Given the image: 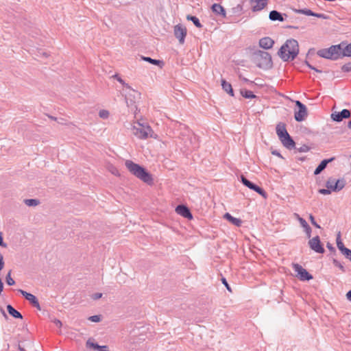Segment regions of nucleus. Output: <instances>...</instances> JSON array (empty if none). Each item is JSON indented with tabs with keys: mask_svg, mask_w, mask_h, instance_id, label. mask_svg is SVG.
<instances>
[{
	"mask_svg": "<svg viewBox=\"0 0 351 351\" xmlns=\"http://www.w3.org/2000/svg\"><path fill=\"white\" fill-rule=\"evenodd\" d=\"M299 53L298 42L293 38L287 40V41L281 46L278 54L284 61L293 60Z\"/></svg>",
	"mask_w": 351,
	"mask_h": 351,
	"instance_id": "f257e3e1",
	"label": "nucleus"
},
{
	"mask_svg": "<svg viewBox=\"0 0 351 351\" xmlns=\"http://www.w3.org/2000/svg\"><path fill=\"white\" fill-rule=\"evenodd\" d=\"M125 167L130 172L143 182L151 184L153 183V178L145 168L132 160H128L125 162Z\"/></svg>",
	"mask_w": 351,
	"mask_h": 351,
	"instance_id": "f03ea898",
	"label": "nucleus"
},
{
	"mask_svg": "<svg viewBox=\"0 0 351 351\" xmlns=\"http://www.w3.org/2000/svg\"><path fill=\"white\" fill-rule=\"evenodd\" d=\"M254 60L261 69H268L272 67L271 56L268 52L261 50L254 52Z\"/></svg>",
	"mask_w": 351,
	"mask_h": 351,
	"instance_id": "7ed1b4c3",
	"label": "nucleus"
},
{
	"mask_svg": "<svg viewBox=\"0 0 351 351\" xmlns=\"http://www.w3.org/2000/svg\"><path fill=\"white\" fill-rule=\"evenodd\" d=\"M136 125H134L132 128L133 134L139 138L145 139L149 136H152L153 130L149 125H144L140 123L138 121L136 122Z\"/></svg>",
	"mask_w": 351,
	"mask_h": 351,
	"instance_id": "20e7f679",
	"label": "nucleus"
},
{
	"mask_svg": "<svg viewBox=\"0 0 351 351\" xmlns=\"http://www.w3.org/2000/svg\"><path fill=\"white\" fill-rule=\"evenodd\" d=\"M346 183L344 178L336 179L330 177L326 183V186L330 189L332 192H339L345 187Z\"/></svg>",
	"mask_w": 351,
	"mask_h": 351,
	"instance_id": "39448f33",
	"label": "nucleus"
},
{
	"mask_svg": "<svg viewBox=\"0 0 351 351\" xmlns=\"http://www.w3.org/2000/svg\"><path fill=\"white\" fill-rule=\"evenodd\" d=\"M293 269L297 273L296 276L302 281H308L313 278V276L298 263H293Z\"/></svg>",
	"mask_w": 351,
	"mask_h": 351,
	"instance_id": "423d86ee",
	"label": "nucleus"
},
{
	"mask_svg": "<svg viewBox=\"0 0 351 351\" xmlns=\"http://www.w3.org/2000/svg\"><path fill=\"white\" fill-rule=\"evenodd\" d=\"M241 182L242 184L245 186L246 187L249 188L251 190H253L256 191L257 193L263 196V197H267V193L265 191V190L260 187L259 186L255 184L252 182L250 181L248 179H247L244 176H241Z\"/></svg>",
	"mask_w": 351,
	"mask_h": 351,
	"instance_id": "0eeeda50",
	"label": "nucleus"
},
{
	"mask_svg": "<svg viewBox=\"0 0 351 351\" xmlns=\"http://www.w3.org/2000/svg\"><path fill=\"white\" fill-rule=\"evenodd\" d=\"M345 43H341L338 45H332L328 48L332 60H337L339 58H343V49Z\"/></svg>",
	"mask_w": 351,
	"mask_h": 351,
	"instance_id": "6e6552de",
	"label": "nucleus"
},
{
	"mask_svg": "<svg viewBox=\"0 0 351 351\" xmlns=\"http://www.w3.org/2000/svg\"><path fill=\"white\" fill-rule=\"evenodd\" d=\"M295 106L298 108V110L295 112L294 118L295 121L301 122L304 121L308 115L307 108L306 106L300 101H295Z\"/></svg>",
	"mask_w": 351,
	"mask_h": 351,
	"instance_id": "1a4fd4ad",
	"label": "nucleus"
},
{
	"mask_svg": "<svg viewBox=\"0 0 351 351\" xmlns=\"http://www.w3.org/2000/svg\"><path fill=\"white\" fill-rule=\"evenodd\" d=\"M308 244L309 247L317 253L324 254L325 252L323 244L321 242L319 237L317 235L309 239Z\"/></svg>",
	"mask_w": 351,
	"mask_h": 351,
	"instance_id": "9d476101",
	"label": "nucleus"
},
{
	"mask_svg": "<svg viewBox=\"0 0 351 351\" xmlns=\"http://www.w3.org/2000/svg\"><path fill=\"white\" fill-rule=\"evenodd\" d=\"M187 30L185 27L181 24H178L174 27V35L178 39L180 44H184Z\"/></svg>",
	"mask_w": 351,
	"mask_h": 351,
	"instance_id": "9b49d317",
	"label": "nucleus"
},
{
	"mask_svg": "<svg viewBox=\"0 0 351 351\" xmlns=\"http://www.w3.org/2000/svg\"><path fill=\"white\" fill-rule=\"evenodd\" d=\"M19 291L21 293V295L27 300L29 302V303L34 306L36 308H37L38 310L40 311L41 310V307L40 306V304H39V302H38V300L37 299V298L30 293H28L25 291H23L22 289H19Z\"/></svg>",
	"mask_w": 351,
	"mask_h": 351,
	"instance_id": "f8f14e48",
	"label": "nucleus"
},
{
	"mask_svg": "<svg viewBox=\"0 0 351 351\" xmlns=\"http://www.w3.org/2000/svg\"><path fill=\"white\" fill-rule=\"evenodd\" d=\"M351 116V112L348 109H343L341 112H334L331 114L330 117L332 121L341 122L344 119H348Z\"/></svg>",
	"mask_w": 351,
	"mask_h": 351,
	"instance_id": "ddd939ff",
	"label": "nucleus"
},
{
	"mask_svg": "<svg viewBox=\"0 0 351 351\" xmlns=\"http://www.w3.org/2000/svg\"><path fill=\"white\" fill-rule=\"evenodd\" d=\"M176 211L178 214L184 217V218L189 219H191L193 218V215L191 213V210L186 206L184 204H180L177 206V207L176 208Z\"/></svg>",
	"mask_w": 351,
	"mask_h": 351,
	"instance_id": "4468645a",
	"label": "nucleus"
},
{
	"mask_svg": "<svg viewBox=\"0 0 351 351\" xmlns=\"http://www.w3.org/2000/svg\"><path fill=\"white\" fill-rule=\"evenodd\" d=\"M280 141L283 146L288 149H293V148H295V143L289 134L280 139Z\"/></svg>",
	"mask_w": 351,
	"mask_h": 351,
	"instance_id": "2eb2a0df",
	"label": "nucleus"
},
{
	"mask_svg": "<svg viewBox=\"0 0 351 351\" xmlns=\"http://www.w3.org/2000/svg\"><path fill=\"white\" fill-rule=\"evenodd\" d=\"M213 12L217 16H220L223 18H226V11L223 6L219 3H214L211 6Z\"/></svg>",
	"mask_w": 351,
	"mask_h": 351,
	"instance_id": "dca6fc26",
	"label": "nucleus"
},
{
	"mask_svg": "<svg viewBox=\"0 0 351 351\" xmlns=\"http://www.w3.org/2000/svg\"><path fill=\"white\" fill-rule=\"evenodd\" d=\"M276 134L279 138V139L282 138L284 136L289 134L286 125L284 123L280 122L277 124L276 128Z\"/></svg>",
	"mask_w": 351,
	"mask_h": 351,
	"instance_id": "f3484780",
	"label": "nucleus"
},
{
	"mask_svg": "<svg viewBox=\"0 0 351 351\" xmlns=\"http://www.w3.org/2000/svg\"><path fill=\"white\" fill-rule=\"evenodd\" d=\"M334 160H335V157H332L330 158L324 159V160H322L321 162L319 164V165L315 169L314 174L319 175L322 171H324L326 169L327 165L329 162H331L332 161H333Z\"/></svg>",
	"mask_w": 351,
	"mask_h": 351,
	"instance_id": "a211bd4d",
	"label": "nucleus"
},
{
	"mask_svg": "<svg viewBox=\"0 0 351 351\" xmlns=\"http://www.w3.org/2000/svg\"><path fill=\"white\" fill-rule=\"evenodd\" d=\"M274 44V40L269 37H264L260 39L259 46L265 49H271Z\"/></svg>",
	"mask_w": 351,
	"mask_h": 351,
	"instance_id": "6ab92c4d",
	"label": "nucleus"
},
{
	"mask_svg": "<svg viewBox=\"0 0 351 351\" xmlns=\"http://www.w3.org/2000/svg\"><path fill=\"white\" fill-rule=\"evenodd\" d=\"M295 12L299 13V14H305L306 16H315V17H317V18H319V19H327V17L324 14L315 13L313 11H311V10L306 9V8L305 9L295 10Z\"/></svg>",
	"mask_w": 351,
	"mask_h": 351,
	"instance_id": "aec40b11",
	"label": "nucleus"
},
{
	"mask_svg": "<svg viewBox=\"0 0 351 351\" xmlns=\"http://www.w3.org/2000/svg\"><path fill=\"white\" fill-rule=\"evenodd\" d=\"M298 221H299L301 226L304 229V232L306 233V237L308 239H310L311 237V231H312L311 228L307 223L306 220L304 219H303L302 217H300L298 215Z\"/></svg>",
	"mask_w": 351,
	"mask_h": 351,
	"instance_id": "412c9836",
	"label": "nucleus"
},
{
	"mask_svg": "<svg viewBox=\"0 0 351 351\" xmlns=\"http://www.w3.org/2000/svg\"><path fill=\"white\" fill-rule=\"evenodd\" d=\"M255 4L252 6V10L257 12L263 10L267 4V0H253L251 1Z\"/></svg>",
	"mask_w": 351,
	"mask_h": 351,
	"instance_id": "4be33fe9",
	"label": "nucleus"
},
{
	"mask_svg": "<svg viewBox=\"0 0 351 351\" xmlns=\"http://www.w3.org/2000/svg\"><path fill=\"white\" fill-rule=\"evenodd\" d=\"M223 217L226 219H227L228 221H230L231 223H232L233 225H234L237 227H240L242 224V221L240 219L234 217L228 213H226L224 215Z\"/></svg>",
	"mask_w": 351,
	"mask_h": 351,
	"instance_id": "5701e85b",
	"label": "nucleus"
},
{
	"mask_svg": "<svg viewBox=\"0 0 351 351\" xmlns=\"http://www.w3.org/2000/svg\"><path fill=\"white\" fill-rule=\"evenodd\" d=\"M6 308L8 313L12 317L16 319H23L22 314L19 311L16 310L11 304H8Z\"/></svg>",
	"mask_w": 351,
	"mask_h": 351,
	"instance_id": "b1692460",
	"label": "nucleus"
},
{
	"mask_svg": "<svg viewBox=\"0 0 351 351\" xmlns=\"http://www.w3.org/2000/svg\"><path fill=\"white\" fill-rule=\"evenodd\" d=\"M269 18L272 21H283L284 18L282 14L277 10H272L269 12Z\"/></svg>",
	"mask_w": 351,
	"mask_h": 351,
	"instance_id": "393cba45",
	"label": "nucleus"
},
{
	"mask_svg": "<svg viewBox=\"0 0 351 351\" xmlns=\"http://www.w3.org/2000/svg\"><path fill=\"white\" fill-rule=\"evenodd\" d=\"M221 82L223 90L225 92H226L228 95L233 97L234 90L232 89V85L224 79H221Z\"/></svg>",
	"mask_w": 351,
	"mask_h": 351,
	"instance_id": "a878e982",
	"label": "nucleus"
},
{
	"mask_svg": "<svg viewBox=\"0 0 351 351\" xmlns=\"http://www.w3.org/2000/svg\"><path fill=\"white\" fill-rule=\"evenodd\" d=\"M141 58L144 61H146V62H149V63H151L152 64H154V65H158L160 68H162V66L164 65L163 61H161V60H159L152 59L150 57H145V56H141Z\"/></svg>",
	"mask_w": 351,
	"mask_h": 351,
	"instance_id": "bb28decb",
	"label": "nucleus"
},
{
	"mask_svg": "<svg viewBox=\"0 0 351 351\" xmlns=\"http://www.w3.org/2000/svg\"><path fill=\"white\" fill-rule=\"evenodd\" d=\"M241 95L246 99H254L256 98L257 96L253 93L252 91L247 89H241Z\"/></svg>",
	"mask_w": 351,
	"mask_h": 351,
	"instance_id": "cd10ccee",
	"label": "nucleus"
},
{
	"mask_svg": "<svg viewBox=\"0 0 351 351\" xmlns=\"http://www.w3.org/2000/svg\"><path fill=\"white\" fill-rule=\"evenodd\" d=\"M186 19L193 22L195 27L198 28L202 27V25L197 17L189 14L186 16Z\"/></svg>",
	"mask_w": 351,
	"mask_h": 351,
	"instance_id": "c85d7f7f",
	"label": "nucleus"
},
{
	"mask_svg": "<svg viewBox=\"0 0 351 351\" xmlns=\"http://www.w3.org/2000/svg\"><path fill=\"white\" fill-rule=\"evenodd\" d=\"M317 53L319 57L331 60V56H330V53L328 48L320 49L317 51Z\"/></svg>",
	"mask_w": 351,
	"mask_h": 351,
	"instance_id": "c756f323",
	"label": "nucleus"
},
{
	"mask_svg": "<svg viewBox=\"0 0 351 351\" xmlns=\"http://www.w3.org/2000/svg\"><path fill=\"white\" fill-rule=\"evenodd\" d=\"M230 12H232V15H240L243 12V5L239 3L236 6L233 7Z\"/></svg>",
	"mask_w": 351,
	"mask_h": 351,
	"instance_id": "7c9ffc66",
	"label": "nucleus"
},
{
	"mask_svg": "<svg viewBox=\"0 0 351 351\" xmlns=\"http://www.w3.org/2000/svg\"><path fill=\"white\" fill-rule=\"evenodd\" d=\"M113 77L117 79V80L119 83H121L123 86H124L125 88H129V89L132 90L134 93L139 95V93L138 92H136L134 90L132 89L131 86L128 84L125 83L124 82V80H123L122 78L119 76L118 74H115L114 75H113Z\"/></svg>",
	"mask_w": 351,
	"mask_h": 351,
	"instance_id": "2f4dec72",
	"label": "nucleus"
},
{
	"mask_svg": "<svg viewBox=\"0 0 351 351\" xmlns=\"http://www.w3.org/2000/svg\"><path fill=\"white\" fill-rule=\"evenodd\" d=\"M337 245L341 252H343L347 247L344 246V244L341 240V234L339 232L337 237Z\"/></svg>",
	"mask_w": 351,
	"mask_h": 351,
	"instance_id": "473e14b6",
	"label": "nucleus"
},
{
	"mask_svg": "<svg viewBox=\"0 0 351 351\" xmlns=\"http://www.w3.org/2000/svg\"><path fill=\"white\" fill-rule=\"evenodd\" d=\"M343 56L351 57V43L344 45L343 49Z\"/></svg>",
	"mask_w": 351,
	"mask_h": 351,
	"instance_id": "72a5a7b5",
	"label": "nucleus"
},
{
	"mask_svg": "<svg viewBox=\"0 0 351 351\" xmlns=\"http://www.w3.org/2000/svg\"><path fill=\"white\" fill-rule=\"evenodd\" d=\"M24 202L25 204L28 206H35L40 203L39 200L36 199H26Z\"/></svg>",
	"mask_w": 351,
	"mask_h": 351,
	"instance_id": "f704fd0d",
	"label": "nucleus"
},
{
	"mask_svg": "<svg viewBox=\"0 0 351 351\" xmlns=\"http://www.w3.org/2000/svg\"><path fill=\"white\" fill-rule=\"evenodd\" d=\"M11 270L9 271L5 276V282L10 286H12L15 284L14 280L11 277Z\"/></svg>",
	"mask_w": 351,
	"mask_h": 351,
	"instance_id": "c9c22d12",
	"label": "nucleus"
},
{
	"mask_svg": "<svg viewBox=\"0 0 351 351\" xmlns=\"http://www.w3.org/2000/svg\"><path fill=\"white\" fill-rule=\"evenodd\" d=\"M341 70L343 73H348L351 71V62L344 64L341 66Z\"/></svg>",
	"mask_w": 351,
	"mask_h": 351,
	"instance_id": "e433bc0d",
	"label": "nucleus"
},
{
	"mask_svg": "<svg viewBox=\"0 0 351 351\" xmlns=\"http://www.w3.org/2000/svg\"><path fill=\"white\" fill-rule=\"evenodd\" d=\"M294 149H296L297 152H307L309 151L310 147L306 145H302L301 147H295V148H294Z\"/></svg>",
	"mask_w": 351,
	"mask_h": 351,
	"instance_id": "4c0bfd02",
	"label": "nucleus"
},
{
	"mask_svg": "<svg viewBox=\"0 0 351 351\" xmlns=\"http://www.w3.org/2000/svg\"><path fill=\"white\" fill-rule=\"evenodd\" d=\"M332 263H333V265L335 267H339L341 270L342 272H345L346 271L344 266L339 261H338L337 259H333L332 260Z\"/></svg>",
	"mask_w": 351,
	"mask_h": 351,
	"instance_id": "58836bf2",
	"label": "nucleus"
},
{
	"mask_svg": "<svg viewBox=\"0 0 351 351\" xmlns=\"http://www.w3.org/2000/svg\"><path fill=\"white\" fill-rule=\"evenodd\" d=\"M86 346L90 348L98 349L101 346L98 345L97 343L90 342V340L87 341Z\"/></svg>",
	"mask_w": 351,
	"mask_h": 351,
	"instance_id": "ea45409f",
	"label": "nucleus"
},
{
	"mask_svg": "<svg viewBox=\"0 0 351 351\" xmlns=\"http://www.w3.org/2000/svg\"><path fill=\"white\" fill-rule=\"evenodd\" d=\"M341 254L351 262V250L346 248Z\"/></svg>",
	"mask_w": 351,
	"mask_h": 351,
	"instance_id": "a19ab883",
	"label": "nucleus"
},
{
	"mask_svg": "<svg viewBox=\"0 0 351 351\" xmlns=\"http://www.w3.org/2000/svg\"><path fill=\"white\" fill-rule=\"evenodd\" d=\"M99 115L102 119H107L109 116V112L106 110H101L99 112Z\"/></svg>",
	"mask_w": 351,
	"mask_h": 351,
	"instance_id": "79ce46f5",
	"label": "nucleus"
},
{
	"mask_svg": "<svg viewBox=\"0 0 351 351\" xmlns=\"http://www.w3.org/2000/svg\"><path fill=\"white\" fill-rule=\"evenodd\" d=\"M318 192H319V193L322 194V195H329L332 191H331L330 189L326 188V189H320L318 190Z\"/></svg>",
	"mask_w": 351,
	"mask_h": 351,
	"instance_id": "37998d69",
	"label": "nucleus"
},
{
	"mask_svg": "<svg viewBox=\"0 0 351 351\" xmlns=\"http://www.w3.org/2000/svg\"><path fill=\"white\" fill-rule=\"evenodd\" d=\"M309 219H310L311 223H312V225H313L317 228H321L320 226L315 221V217H313V215L310 214Z\"/></svg>",
	"mask_w": 351,
	"mask_h": 351,
	"instance_id": "c03bdc74",
	"label": "nucleus"
},
{
	"mask_svg": "<svg viewBox=\"0 0 351 351\" xmlns=\"http://www.w3.org/2000/svg\"><path fill=\"white\" fill-rule=\"evenodd\" d=\"M88 319L93 322H99L101 320V317L100 315H93Z\"/></svg>",
	"mask_w": 351,
	"mask_h": 351,
	"instance_id": "a18cd8bd",
	"label": "nucleus"
},
{
	"mask_svg": "<svg viewBox=\"0 0 351 351\" xmlns=\"http://www.w3.org/2000/svg\"><path fill=\"white\" fill-rule=\"evenodd\" d=\"M221 282L222 283L225 285V287H226V289L230 291V292H232V289L229 285V284L228 283L226 279L225 278H222L221 279Z\"/></svg>",
	"mask_w": 351,
	"mask_h": 351,
	"instance_id": "49530a36",
	"label": "nucleus"
},
{
	"mask_svg": "<svg viewBox=\"0 0 351 351\" xmlns=\"http://www.w3.org/2000/svg\"><path fill=\"white\" fill-rule=\"evenodd\" d=\"M0 246L3 247H7V244L3 241V233L2 232H0Z\"/></svg>",
	"mask_w": 351,
	"mask_h": 351,
	"instance_id": "de8ad7c7",
	"label": "nucleus"
},
{
	"mask_svg": "<svg viewBox=\"0 0 351 351\" xmlns=\"http://www.w3.org/2000/svg\"><path fill=\"white\" fill-rule=\"evenodd\" d=\"M125 101L128 107L132 106L135 104V101H134L132 99L129 100L128 97H125Z\"/></svg>",
	"mask_w": 351,
	"mask_h": 351,
	"instance_id": "09e8293b",
	"label": "nucleus"
},
{
	"mask_svg": "<svg viewBox=\"0 0 351 351\" xmlns=\"http://www.w3.org/2000/svg\"><path fill=\"white\" fill-rule=\"evenodd\" d=\"M4 267V261H3V257L1 254H0V271L3 269Z\"/></svg>",
	"mask_w": 351,
	"mask_h": 351,
	"instance_id": "8fccbe9b",
	"label": "nucleus"
},
{
	"mask_svg": "<svg viewBox=\"0 0 351 351\" xmlns=\"http://www.w3.org/2000/svg\"><path fill=\"white\" fill-rule=\"evenodd\" d=\"M53 322L56 324V326L59 327V328H60L62 326V325L61 321L58 319H54Z\"/></svg>",
	"mask_w": 351,
	"mask_h": 351,
	"instance_id": "3c124183",
	"label": "nucleus"
},
{
	"mask_svg": "<svg viewBox=\"0 0 351 351\" xmlns=\"http://www.w3.org/2000/svg\"><path fill=\"white\" fill-rule=\"evenodd\" d=\"M102 297V293H96L93 295V299L94 300H98Z\"/></svg>",
	"mask_w": 351,
	"mask_h": 351,
	"instance_id": "603ef678",
	"label": "nucleus"
},
{
	"mask_svg": "<svg viewBox=\"0 0 351 351\" xmlns=\"http://www.w3.org/2000/svg\"><path fill=\"white\" fill-rule=\"evenodd\" d=\"M326 247L330 252H335V248L330 243L326 244Z\"/></svg>",
	"mask_w": 351,
	"mask_h": 351,
	"instance_id": "864d4df0",
	"label": "nucleus"
},
{
	"mask_svg": "<svg viewBox=\"0 0 351 351\" xmlns=\"http://www.w3.org/2000/svg\"><path fill=\"white\" fill-rule=\"evenodd\" d=\"M271 154H272V155H274V156H278V157H280V158H282V155H281V154H280V153L278 151H277V150H273V151H271Z\"/></svg>",
	"mask_w": 351,
	"mask_h": 351,
	"instance_id": "5fc2aeb1",
	"label": "nucleus"
},
{
	"mask_svg": "<svg viewBox=\"0 0 351 351\" xmlns=\"http://www.w3.org/2000/svg\"><path fill=\"white\" fill-rule=\"evenodd\" d=\"M98 351H110V350H108V346H100Z\"/></svg>",
	"mask_w": 351,
	"mask_h": 351,
	"instance_id": "6e6d98bb",
	"label": "nucleus"
},
{
	"mask_svg": "<svg viewBox=\"0 0 351 351\" xmlns=\"http://www.w3.org/2000/svg\"><path fill=\"white\" fill-rule=\"evenodd\" d=\"M304 64L311 69H315V67L311 65L308 61H305Z\"/></svg>",
	"mask_w": 351,
	"mask_h": 351,
	"instance_id": "4d7b16f0",
	"label": "nucleus"
},
{
	"mask_svg": "<svg viewBox=\"0 0 351 351\" xmlns=\"http://www.w3.org/2000/svg\"><path fill=\"white\" fill-rule=\"evenodd\" d=\"M347 299L351 302V290L348 291L346 293Z\"/></svg>",
	"mask_w": 351,
	"mask_h": 351,
	"instance_id": "13d9d810",
	"label": "nucleus"
},
{
	"mask_svg": "<svg viewBox=\"0 0 351 351\" xmlns=\"http://www.w3.org/2000/svg\"><path fill=\"white\" fill-rule=\"evenodd\" d=\"M0 311L1 312L2 315H3V317L7 319L8 318V315H6V313H5V311L3 310V308L0 307Z\"/></svg>",
	"mask_w": 351,
	"mask_h": 351,
	"instance_id": "bf43d9fd",
	"label": "nucleus"
},
{
	"mask_svg": "<svg viewBox=\"0 0 351 351\" xmlns=\"http://www.w3.org/2000/svg\"><path fill=\"white\" fill-rule=\"evenodd\" d=\"M287 27L289 29H298V27L293 25H288Z\"/></svg>",
	"mask_w": 351,
	"mask_h": 351,
	"instance_id": "052dcab7",
	"label": "nucleus"
},
{
	"mask_svg": "<svg viewBox=\"0 0 351 351\" xmlns=\"http://www.w3.org/2000/svg\"><path fill=\"white\" fill-rule=\"evenodd\" d=\"M19 350L20 351H26L23 347H21L20 345H19Z\"/></svg>",
	"mask_w": 351,
	"mask_h": 351,
	"instance_id": "680f3d73",
	"label": "nucleus"
},
{
	"mask_svg": "<svg viewBox=\"0 0 351 351\" xmlns=\"http://www.w3.org/2000/svg\"><path fill=\"white\" fill-rule=\"evenodd\" d=\"M243 80L244 82H250V83H252V82H250L248 79L245 78V77H243Z\"/></svg>",
	"mask_w": 351,
	"mask_h": 351,
	"instance_id": "e2e57ef3",
	"label": "nucleus"
},
{
	"mask_svg": "<svg viewBox=\"0 0 351 351\" xmlns=\"http://www.w3.org/2000/svg\"><path fill=\"white\" fill-rule=\"evenodd\" d=\"M348 128L351 130V120L348 123Z\"/></svg>",
	"mask_w": 351,
	"mask_h": 351,
	"instance_id": "0e129e2a",
	"label": "nucleus"
},
{
	"mask_svg": "<svg viewBox=\"0 0 351 351\" xmlns=\"http://www.w3.org/2000/svg\"><path fill=\"white\" fill-rule=\"evenodd\" d=\"M315 72L317 73H322V71L319 69H317V68H315V69H313Z\"/></svg>",
	"mask_w": 351,
	"mask_h": 351,
	"instance_id": "69168bd1",
	"label": "nucleus"
},
{
	"mask_svg": "<svg viewBox=\"0 0 351 351\" xmlns=\"http://www.w3.org/2000/svg\"><path fill=\"white\" fill-rule=\"evenodd\" d=\"M49 117L51 119H52V120H55V121L57 119L56 117H53V116H49Z\"/></svg>",
	"mask_w": 351,
	"mask_h": 351,
	"instance_id": "338daca9",
	"label": "nucleus"
},
{
	"mask_svg": "<svg viewBox=\"0 0 351 351\" xmlns=\"http://www.w3.org/2000/svg\"><path fill=\"white\" fill-rule=\"evenodd\" d=\"M253 0H251V1H252Z\"/></svg>",
	"mask_w": 351,
	"mask_h": 351,
	"instance_id": "774afa93",
	"label": "nucleus"
}]
</instances>
